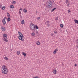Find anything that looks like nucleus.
<instances>
[{
  "label": "nucleus",
  "mask_w": 78,
  "mask_h": 78,
  "mask_svg": "<svg viewBox=\"0 0 78 78\" xmlns=\"http://www.w3.org/2000/svg\"><path fill=\"white\" fill-rule=\"evenodd\" d=\"M46 7L50 8L52 6V2L50 1H48L46 3Z\"/></svg>",
  "instance_id": "f257e3e1"
},
{
  "label": "nucleus",
  "mask_w": 78,
  "mask_h": 78,
  "mask_svg": "<svg viewBox=\"0 0 78 78\" xmlns=\"http://www.w3.org/2000/svg\"><path fill=\"white\" fill-rule=\"evenodd\" d=\"M18 33L20 35L18 37V38L19 40H21L22 41H24V39H23L24 37L23 36V34L19 31H18Z\"/></svg>",
  "instance_id": "f03ea898"
},
{
  "label": "nucleus",
  "mask_w": 78,
  "mask_h": 78,
  "mask_svg": "<svg viewBox=\"0 0 78 78\" xmlns=\"http://www.w3.org/2000/svg\"><path fill=\"white\" fill-rule=\"evenodd\" d=\"M30 29L32 31H37V30L36 29H38V28H39V27L36 25L35 26H30Z\"/></svg>",
  "instance_id": "7ed1b4c3"
},
{
  "label": "nucleus",
  "mask_w": 78,
  "mask_h": 78,
  "mask_svg": "<svg viewBox=\"0 0 78 78\" xmlns=\"http://www.w3.org/2000/svg\"><path fill=\"white\" fill-rule=\"evenodd\" d=\"M3 37H4V41L5 42H8V38H7V34H5L3 35Z\"/></svg>",
  "instance_id": "20e7f679"
},
{
  "label": "nucleus",
  "mask_w": 78,
  "mask_h": 78,
  "mask_svg": "<svg viewBox=\"0 0 78 78\" xmlns=\"http://www.w3.org/2000/svg\"><path fill=\"white\" fill-rule=\"evenodd\" d=\"M8 69H4L2 70V73L4 74H7L8 73Z\"/></svg>",
  "instance_id": "39448f33"
},
{
  "label": "nucleus",
  "mask_w": 78,
  "mask_h": 78,
  "mask_svg": "<svg viewBox=\"0 0 78 78\" xmlns=\"http://www.w3.org/2000/svg\"><path fill=\"white\" fill-rule=\"evenodd\" d=\"M5 19H6V17H5L3 20H2V22L3 25H5L6 24V21H5Z\"/></svg>",
  "instance_id": "423d86ee"
},
{
  "label": "nucleus",
  "mask_w": 78,
  "mask_h": 78,
  "mask_svg": "<svg viewBox=\"0 0 78 78\" xmlns=\"http://www.w3.org/2000/svg\"><path fill=\"white\" fill-rule=\"evenodd\" d=\"M58 51V48L56 49L54 51H53V54H55L56 53V52Z\"/></svg>",
  "instance_id": "0eeeda50"
},
{
  "label": "nucleus",
  "mask_w": 78,
  "mask_h": 78,
  "mask_svg": "<svg viewBox=\"0 0 78 78\" xmlns=\"http://www.w3.org/2000/svg\"><path fill=\"white\" fill-rule=\"evenodd\" d=\"M2 30L3 31H5V27H1Z\"/></svg>",
  "instance_id": "6e6552de"
},
{
  "label": "nucleus",
  "mask_w": 78,
  "mask_h": 78,
  "mask_svg": "<svg viewBox=\"0 0 78 78\" xmlns=\"http://www.w3.org/2000/svg\"><path fill=\"white\" fill-rule=\"evenodd\" d=\"M2 69H3V70H4V69H7L6 68V66H5V65H3L2 66Z\"/></svg>",
  "instance_id": "1a4fd4ad"
},
{
  "label": "nucleus",
  "mask_w": 78,
  "mask_h": 78,
  "mask_svg": "<svg viewBox=\"0 0 78 78\" xmlns=\"http://www.w3.org/2000/svg\"><path fill=\"white\" fill-rule=\"evenodd\" d=\"M74 21L75 23H77V24H78V20H77L75 19V20H74Z\"/></svg>",
  "instance_id": "9d476101"
},
{
  "label": "nucleus",
  "mask_w": 78,
  "mask_h": 78,
  "mask_svg": "<svg viewBox=\"0 0 78 78\" xmlns=\"http://www.w3.org/2000/svg\"><path fill=\"white\" fill-rule=\"evenodd\" d=\"M53 73L54 74H56V70L54 69L53 70Z\"/></svg>",
  "instance_id": "9b49d317"
},
{
  "label": "nucleus",
  "mask_w": 78,
  "mask_h": 78,
  "mask_svg": "<svg viewBox=\"0 0 78 78\" xmlns=\"http://www.w3.org/2000/svg\"><path fill=\"white\" fill-rule=\"evenodd\" d=\"M21 24H22V25L24 24V23H25V21H24V20H22L21 21Z\"/></svg>",
  "instance_id": "f8f14e48"
},
{
  "label": "nucleus",
  "mask_w": 78,
  "mask_h": 78,
  "mask_svg": "<svg viewBox=\"0 0 78 78\" xmlns=\"http://www.w3.org/2000/svg\"><path fill=\"white\" fill-rule=\"evenodd\" d=\"M36 44L38 45H39L41 44V42H40V41H37V42Z\"/></svg>",
  "instance_id": "ddd939ff"
},
{
  "label": "nucleus",
  "mask_w": 78,
  "mask_h": 78,
  "mask_svg": "<svg viewBox=\"0 0 78 78\" xmlns=\"http://www.w3.org/2000/svg\"><path fill=\"white\" fill-rule=\"evenodd\" d=\"M22 53L23 55V56H25L27 55V54L25 52H22Z\"/></svg>",
  "instance_id": "4468645a"
},
{
  "label": "nucleus",
  "mask_w": 78,
  "mask_h": 78,
  "mask_svg": "<svg viewBox=\"0 0 78 78\" xmlns=\"http://www.w3.org/2000/svg\"><path fill=\"white\" fill-rule=\"evenodd\" d=\"M10 8H12V9H13V8H14V6L13 5H11L10 6Z\"/></svg>",
  "instance_id": "2eb2a0df"
},
{
  "label": "nucleus",
  "mask_w": 78,
  "mask_h": 78,
  "mask_svg": "<svg viewBox=\"0 0 78 78\" xmlns=\"http://www.w3.org/2000/svg\"><path fill=\"white\" fill-rule=\"evenodd\" d=\"M23 11L24 12H25L26 13L27 12V10H26L25 9H24Z\"/></svg>",
  "instance_id": "dca6fc26"
},
{
  "label": "nucleus",
  "mask_w": 78,
  "mask_h": 78,
  "mask_svg": "<svg viewBox=\"0 0 78 78\" xmlns=\"http://www.w3.org/2000/svg\"><path fill=\"white\" fill-rule=\"evenodd\" d=\"M7 13L8 15H7V17H8L9 18L10 17V15L9 14V13H8V12H7Z\"/></svg>",
  "instance_id": "f3484780"
},
{
  "label": "nucleus",
  "mask_w": 78,
  "mask_h": 78,
  "mask_svg": "<svg viewBox=\"0 0 78 78\" xmlns=\"http://www.w3.org/2000/svg\"><path fill=\"white\" fill-rule=\"evenodd\" d=\"M20 51H17V54L18 55H20Z\"/></svg>",
  "instance_id": "a211bd4d"
},
{
  "label": "nucleus",
  "mask_w": 78,
  "mask_h": 78,
  "mask_svg": "<svg viewBox=\"0 0 78 78\" xmlns=\"http://www.w3.org/2000/svg\"><path fill=\"white\" fill-rule=\"evenodd\" d=\"M10 21L11 19L9 17H8V18L7 19V21H8V22H10Z\"/></svg>",
  "instance_id": "6ab92c4d"
},
{
  "label": "nucleus",
  "mask_w": 78,
  "mask_h": 78,
  "mask_svg": "<svg viewBox=\"0 0 78 78\" xmlns=\"http://www.w3.org/2000/svg\"><path fill=\"white\" fill-rule=\"evenodd\" d=\"M6 7L5 6H3L2 7V10H4V9H5Z\"/></svg>",
  "instance_id": "aec40b11"
},
{
  "label": "nucleus",
  "mask_w": 78,
  "mask_h": 78,
  "mask_svg": "<svg viewBox=\"0 0 78 78\" xmlns=\"http://www.w3.org/2000/svg\"><path fill=\"white\" fill-rule=\"evenodd\" d=\"M75 42H76V44L77 45H78V39H77V40H76Z\"/></svg>",
  "instance_id": "412c9836"
},
{
  "label": "nucleus",
  "mask_w": 78,
  "mask_h": 78,
  "mask_svg": "<svg viewBox=\"0 0 78 78\" xmlns=\"http://www.w3.org/2000/svg\"><path fill=\"white\" fill-rule=\"evenodd\" d=\"M4 59H5V60H6V61H8V58L7 57H5Z\"/></svg>",
  "instance_id": "4be33fe9"
},
{
  "label": "nucleus",
  "mask_w": 78,
  "mask_h": 78,
  "mask_svg": "<svg viewBox=\"0 0 78 78\" xmlns=\"http://www.w3.org/2000/svg\"><path fill=\"white\" fill-rule=\"evenodd\" d=\"M56 9V8H54L51 10V12H53V11H55V10Z\"/></svg>",
  "instance_id": "5701e85b"
},
{
  "label": "nucleus",
  "mask_w": 78,
  "mask_h": 78,
  "mask_svg": "<svg viewBox=\"0 0 78 78\" xmlns=\"http://www.w3.org/2000/svg\"><path fill=\"white\" fill-rule=\"evenodd\" d=\"M30 25H31L32 26H35V25L32 23H31Z\"/></svg>",
  "instance_id": "b1692460"
},
{
  "label": "nucleus",
  "mask_w": 78,
  "mask_h": 78,
  "mask_svg": "<svg viewBox=\"0 0 78 78\" xmlns=\"http://www.w3.org/2000/svg\"><path fill=\"white\" fill-rule=\"evenodd\" d=\"M63 24H60V27H61V28H63Z\"/></svg>",
  "instance_id": "393cba45"
},
{
  "label": "nucleus",
  "mask_w": 78,
  "mask_h": 78,
  "mask_svg": "<svg viewBox=\"0 0 78 78\" xmlns=\"http://www.w3.org/2000/svg\"><path fill=\"white\" fill-rule=\"evenodd\" d=\"M69 3V0H66V4H67V3Z\"/></svg>",
  "instance_id": "a878e982"
},
{
  "label": "nucleus",
  "mask_w": 78,
  "mask_h": 78,
  "mask_svg": "<svg viewBox=\"0 0 78 78\" xmlns=\"http://www.w3.org/2000/svg\"><path fill=\"white\" fill-rule=\"evenodd\" d=\"M31 35L32 36H34V35H35V33H32L31 34Z\"/></svg>",
  "instance_id": "bb28decb"
},
{
  "label": "nucleus",
  "mask_w": 78,
  "mask_h": 78,
  "mask_svg": "<svg viewBox=\"0 0 78 78\" xmlns=\"http://www.w3.org/2000/svg\"><path fill=\"white\" fill-rule=\"evenodd\" d=\"M12 3L16 4V1H13L12 2Z\"/></svg>",
  "instance_id": "cd10ccee"
},
{
  "label": "nucleus",
  "mask_w": 78,
  "mask_h": 78,
  "mask_svg": "<svg viewBox=\"0 0 78 78\" xmlns=\"http://www.w3.org/2000/svg\"><path fill=\"white\" fill-rule=\"evenodd\" d=\"M54 33L55 34H57L58 33L57 31H56V30L54 31Z\"/></svg>",
  "instance_id": "c85d7f7f"
},
{
  "label": "nucleus",
  "mask_w": 78,
  "mask_h": 78,
  "mask_svg": "<svg viewBox=\"0 0 78 78\" xmlns=\"http://www.w3.org/2000/svg\"><path fill=\"white\" fill-rule=\"evenodd\" d=\"M19 14L20 15H21L22 14V13H21V12L20 11H19Z\"/></svg>",
  "instance_id": "c756f323"
},
{
  "label": "nucleus",
  "mask_w": 78,
  "mask_h": 78,
  "mask_svg": "<svg viewBox=\"0 0 78 78\" xmlns=\"http://www.w3.org/2000/svg\"><path fill=\"white\" fill-rule=\"evenodd\" d=\"M46 22H47V23H49V22L48 21H46Z\"/></svg>",
  "instance_id": "7c9ffc66"
},
{
  "label": "nucleus",
  "mask_w": 78,
  "mask_h": 78,
  "mask_svg": "<svg viewBox=\"0 0 78 78\" xmlns=\"http://www.w3.org/2000/svg\"><path fill=\"white\" fill-rule=\"evenodd\" d=\"M33 78H39V77L37 76L34 77Z\"/></svg>",
  "instance_id": "2f4dec72"
},
{
  "label": "nucleus",
  "mask_w": 78,
  "mask_h": 78,
  "mask_svg": "<svg viewBox=\"0 0 78 78\" xmlns=\"http://www.w3.org/2000/svg\"><path fill=\"white\" fill-rule=\"evenodd\" d=\"M55 20H58V17H57L56 18Z\"/></svg>",
  "instance_id": "473e14b6"
},
{
  "label": "nucleus",
  "mask_w": 78,
  "mask_h": 78,
  "mask_svg": "<svg viewBox=\"0 0 78 78\" xmlns=\"http://www.w3.org/2000/svg\"><path fill=\"white\" fill-rule=\"evenodd\" d=\"M47 25L48 27H49L50 26V25H49V23H48V24L47 23Z\"/></svg>",
  "instance_id": "72a5a7b5"
},
{
  "label": "nucleus",
  "mask_w": 78,
  "mask_h": 78,
  "mask_svg": "<svg viewBox=\"0 0 78 78\" xmlns=\"http://www.w3.org/2000/svg\"><path fill=\"white\" fill-rule=\"evenodd\" d=\"M37 20H39V19H40V17H38L37 18Z\"/></svg>",
  "instance_id": "f704fd0d"
},
{
  "label": "nucleus",
  "mask_w": 78,
  "mask_h": 78,
  "mask_svg": "<svg viewBox=\"0 0 78 78\" xmlns=\"http://www.w3.org/2000/svg\"><path fill=\"white\" fill-rule=\"evenodd\" d=\"M2 4H0V8H2Z\"/></svg>",
  "instance_id": "c9c22d12"
},
{
  "label": "nucleus",
  "mask_w": 78,
  "mask_h": 78,
  "mask_svg": "<svg viewBox=\"0 0 78 78\" xmlns=\"http://www.w3.org/2000/svg\"><path fill=\"white\" fill-rule=\"evenodd\" d=\"M36 33H37V34H38V32L37 31V30L36 32Z\"/></svg>",
  "instance_id": "e433bc0d"
},
{
  "label": "nucleus",
  "mask_w": 78,
  "mask_h": 78,
  "mask_svg": "<svg viewBox=\"0 0 78 78\" xmlns=\"http://www.w3.org/2000/svg\"><path fill=\"white\" fill-rule=\"evenodd\" d=\"M75 66H77V65L76 64H75L74 65Z\"/></svg>",
  "instance_id": "4c0bfd02"
},
{
  "label": "nucleus",
  "mask_w": 78,
  "mask_h": 78,
  "mask_svg": "<svg viewBox=\"0 0 78 78\" xmlns=\"http://www.w3.org/2000/svg\"><path fill=\"white\" fill-rule=\"evenodd\" d=\"M68 12H70V10H68Z\"/></svg>",
  "instance_id": "58836bf2"
},
{
  "label": "nucleus",
  "mask_w": 78,
  "mask_h": 78,
  "mask_svg": "<svg viewBox=\"0 0 78 78\" xmlns=\"http://www.w3.org/2000/svg\"><path fill=\"white\" fill-rule=\"evenodd\" d=\"M20 10H21V11H22V8H21Z\"/></svg>",
  "instance_id": "ea45409f"
},
{
  "label": "nucleus",
  "mask_w": 78,
  "mask_h": 78,
  "mask_svg": "<svg viewBox=\"0 0 78 78\" xmlns=\"http://www.w3.org/2000/svg\"><path fill=\"white\" fill-rule=\"evenodd\" d=\"M20 16L21 17V18H22V15H20Z\"/></svg>",
  "instance_id": "a19ab883"
},
{
  "label": "nucleus",
  "mask_w": 78,
  "mask_h": 78,
  "mask_svg": "<svg viewBox=\"0 0 78 78\" xmlns=\"http://www.w3.org/2000/svg\"><path fill=\"white\" fill-rule=\"evenodd\" d=\"M53 34H52L51 35V36H53Z\"/></svg>",
  "instance_id": "79ce46f5"
},
{
  "label": "nucleus",
  "mask_w": 78,
  "mask_h": 78,
  "mask_svg": "<svg viewBox=\"0 0 78 78\" xmlns=\"http://www.w3.org/2000/svg\"><path fill=\"white\" fill-rule=\"evenodd\" d=\"M70 4L69 3L68 4V6H69Z\"/></svg>",
  "instance_id": "37998d69"
},
{
  "label": "nucleus",
  "mask_w": 78,
  "mask_h": 78,
  "mask_svg": "<svg viewBox=\"0 0 78 78\" xmlns=\"http://www.w3.org/2000/svg\"><path fill=\"white\" fill-rule=\"evenodd\" d=\"M60 31H62V30H60Z\"/></svg>",
  "instance_id": "c03bdc74"
},
{
  "label": "nucleus",
  "mask_w": 78,
  "mask_h": 78,
  "mask_svg": "<svg viewBox=\"0 0 78 78\" xmlns=\"http://www.w3.org/2000/svg\"><path fill=\"white\" fill-rule=\"evenodd\" d=\"M76 47L77 48H78V46H76Z\"/></svg>",
  "instance_id": "a18cd8bd"
},
{
  "label": "nucleus",
  "mask_w": 78,
  "mask_h": 78,
  "mask_svg": "<svg viewBox=\"0 0 78 78\" xmlns=\"http://www.w3.org/2000/svg\"><path fill=\"white\" fill-rule=\"evenodd\" d=\"M36 12H37V10L36 11Z\"/></svg>",
  "instance_id": "49530a36"
},
{
  "label": "nucleus",
  "mask_w": 78,
  "mask_h": 78,
  "mask_svg": "<svg viewBox=\"0 0 78 78\" xmlns=\"http://www.w3.org/2000/svg\"><path fill=\"white\" fill-rule=\"evenodd\" d=\"M44 6H45V5L46 6V5H45V4H44Z\"/></svg>",
  "instance_id": "de8ad7c7"
},
{
  "label": "nucleus",
  "mask_w": 78,
  "mask_h": 78,
  "mask_svg": "<svg viewBox=\"0 0 78 78\" xmlns=\"http://www.w3.org/2000/svg\"><path fill=\"white\" fill-rule=\"evenodd\" d=\"M62 66H64V64H62Z\"/></svg>",
  "instance_id": "09e8293b"
}]
</instances>
